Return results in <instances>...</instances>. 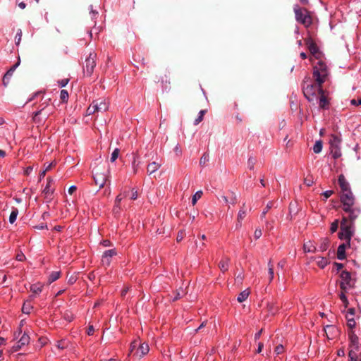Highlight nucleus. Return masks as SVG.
<instances>
[{
  "instance_id": "1",
  "label": "nucleus",
  "mask_w": 361,
  "mask_h": 361,
  "mask_svg": "<svg viewBox=\"0 0 361 361\" xmlns=\"http://www.w3.org/2000/svg\"><path fill=\"white\" fill-rule=\"evenodd\" d=\"M304 96L309 102L317 101L318 96L322 93V85L314 82L310 78H305L302 83Z\"/></svg>"
},
{
  "instance_id": "2",
  "label": "nucleus",
  "mask_w": 361,
  "mask_h": 361,
  "mask_svg": "<svg viewBox=\"0 0 361 361\" xmlns=\"http://www.w3.org/2000/svg\"><path fill=\"white\" fill-rule=\"evenodd\" d=\"M329 70L324 61L319 59L314 66L312 71V77L314 82L322 85L328 79Z\"/></svg>"
},
{
  "instance_id": "3",
  "label": "nucleus",
  "mask_w": 361,
  "mask_h": 361,
  "mask_svg": "<svg viewBox=\"0 0 361 361\" xmlns=\"http://www.w3.org/2000/svg\"><path fill=\"white\" fill-rule=\"evenodd\" d=\"M338 181L342 191L341 201L348 207V206L354 201V197L350 190V185L343 174H341L338 176Z\"/></svg>"
},
{
  "instance_id": "4",
  "label": "nucleus",
  "mask_w": 361,
  "mask_h": 361,
  "mask_svg": "<svg viewBox=\"0 0 361 361\" xmlns=\"http://www.w3.org/2000/svg\"><path fill=\"white\" fill-rule=\"evenodd\" d=\"M293 11L297 22L302 24L305 27H308L312 23V19L310 13L305 8H301L298 4L293 7Z\"/></svg>"
},
{
  "instance_id": "5",
  "label": "nucleus",
  "mask_w": 361,
  "mask_h": 361,
  "mask_svg": "<svg viewBox=\"0 0 361 361\" xmlns=\"http://www.w3.org/2000/svg\"><path fill=\"white\" fill-rule=\"evenodd\" d=\"M346 222L347 218L343 217L341 224V231L338 233V237L341 240H345L348 245H350L353 229L352 225H347Z\"/></svg>"
},
{
  "instance_id": "6",
  "label": "nucleus",
  "mask_w": 361,
  "mask_h": 361,
  "mask_svg": "<svg viewBox=\"0 0 361 361\" xmlns=\"http://www.w3.org/2000/svg\"><path fill=\"white\" fill-rule=\"evenodd\" d=\"M340 288L343 291H348L349 289L354 287V282L351 277L350 272L348 271H342L340 274Z\"/></svg>"
},
{
  "instance_id": "7",
  "label": "nucleus",
  "mask_w": 361,
  "mask_h": 361,
  "mask_svg": "<svg viewBox=\"0 0 361 361\" xmlns=\"http://www.w3.org/2000/svg\"><path fill=\"white\" fill-rule=\"evenodd\" d=\"M96 66V54L94 53H90L89 56L85 60V64L84 66V73L90 76L94 71V68Z\"/></svg>"
},
{
  "instance_id": "8",
  "label": "nucleus",
  "mask_w": 361,
  "mask_h": 361,
  "mask_svg": "<svg viewBox=\"0 0 361 361\" xmlns=\"http://www.w3.org/2000/svg\"><path fill=\"white\" fill-rule=\"evenodd\" d=\"M108 173L109 170H106L105 173L99 171V169H95L94 170L93 177L96 185H99V188L104 187L106 182L108 180Z\"/></svg>"
},
{
  "instance_id": "9",
  "label": "nucleus",
  "mask_w": 361,
  "mask_h": 361,
  "mask_svg": "<svg viewBox=\"0 0 361 361\" xmlns=\"http://www.w3.org/2000/svg\"><path fill=\"white\" fill-rule=\"evenodd\" d=\"M305 44L311 53V54L317 59H321L322 56V52L319 50L317 45L313 41L312 38H307L305 39Z\"/></svg>"
},
{
  "instance_id": "10",
  "label": "nucleus",
  "mask_w": 361,
  "mask_h": 361,
  "mask_svg": "<svg viewBox=\"0 0 361 361\" xmlns=\"http://www.w3.org/2000/svg\"><path fill=\"white\" fill-rule=\"evenodd\" d=\"M54 182V180L51 177H48L47 178V184L42 190L44 197L47 200V202H50L52 200L54 188H52L51 185Z\"/></svg>"
},
{
  "instance_id": "11",
  "label": "nucleus",
  "mask_w": 361,
  "mask_h": 361,
  "mask_svg": "<svg viewBox=\"0 0 361 361\" xmlns=\"http://www.w3.org/2000/svg\"><path fill=\"white\" fill-rule=\"evenodd\" d=\"M49 106V105L48 102L42 103L40 106H42V108L39 111H37L36 112L34 113L33 119L36 121L37 117L42 114L44 115V118H47L51 114L52 110L54 109L53 106H51L50 107Z\"/></svg>"
},
{
  "instance_id": "12",
  "label": "nucleus",
  "mask_w": 361,
  "mask_h": 361,
  "mask_svg": "<svg viewBox=\"0 0 361 361\" xmlns=\"http://www.w3.org/2000/svg\"><path fill=\"white\" fill-rule=\"evenodd\" d=\"M354 202L348 206V208L345 204H343V209L349 214V218L351 221H353L360 214V209L358 207H355Z\"/></svg>"
},
{
  "instance_id": "13",
  "label": "nucleus",
  "mask_w": 361,
  "mask_h": 361,
  "mask_svg": "<svg viewBox=\"0 0 361 361\" xmlns=\"http://www.w3.org/2000/svg\"><path fill=\"white\" fill-rule=\"evenodd\" d=\"M116 255L115 249L106 250L102 255V263L104 266H109L111 263L112 257Z\"/></svg>"
},
{
  "instance_id": "14",
  "label": "nucleus",
  "mask_w": 361,
  "mask_h": 361,
  "mask_svg": "<svg viewBox=\"0 0 361 361\" xmlns=\"http://www.w3.org/2000/svg\"><path fill=\"white\" fill-rule=\"evenodd\" d=\"M349 339H350V347L352 348L351 350H353V351L358 350V349H359V338H358V336L354 332H351L349 334Z\"/></svg>"
},
{
  "instance_id": "15",
  "label": "nucleus",
  "mask_w": 361,
  "mask_h": 361,
  "mask_svg": "<svg viewBox=\"0 0 361 361\" xmlns=\"http://www.w3.org/2000/svg\"><path fill=\"white\" fill-rule=\"evenodd\" d=\"M138 348L136 351V355L140 357H143L144 355H147L149 350V348L147 343H138Z\"/></svg>"
},
{
  "instance_id": "16",
  "label": "nucleus",
  "mask_w": 361,
  "mask_h": 361,
  "mask_svg": "<svg viewBox=\"0 0 361 361\" xmlns=\"http://www.w3.org/2000/svg\"><path fill=\"white\" fill-rule=\"evenodd\" d=\"M347 243H343L340 245L337 250V258L339 260H343L345 258V249L349 247Z\"/></svg>"
},
{
  "instance_id": "17",
  "label": "nucleus",
  "mask_w": 361,
  "mask_h": 361,
  "mask_svg": "<svg viewBox=\"0 0 361 361\" xmlns=\"http://www.w3.org/2000/svg\"><path fill=\"white\" fill-rule=\"evenodd\" d=\"M94 104H97V110L98 112H103L106 111L109 108V103L105 100L102 99H99L95 101H94Z\"/></svg>"
},
{
  "instance_id": "18",
  "label": "nucleus",
  "mask_w": 361,
  "mask_h": 361,
  "mask_svg": "<svg viewBox=\"0 0 361 361\" xmlns=\"http://www.w3.org/2000/svg\"><path fill=\"white\" fill-rule=\"evenodd\" d=\"M324 331L329 339H333L334 338V335L338 332L336 327L334 325L326 326Z\"/></svg>"
},
{
  "instance_id": "19",
  "label": "nucleus",
  "mask_w": 361,
  "mask_h": 361,
  "mask_svg": "<svg viewBox=\"0 0 361 361\" xmlns=\"http://www.w3.org/2000/svg\"><path fill=\"white\" fill-rule=\"evenodd\" d=\"M317 100L319 107L322 109H326L328 107L329 102L324 94V91H322V93L319 94Z\"/></svg>"
},
{
  "instance_id": "20",
  "label": "nucleus",
  "mask_w": 361,
  "mask_h": 361,
  "mask_svg": "<svg viewBox=\"0 0 361 361\" xmlns=\"http://www.w3.org/2000/svg\"><path fill=\"white\" fill-rule=\"evenodd\" d=\"M303 250L305 252H315L317 251V247L311 240H309L304 243Z\"/></svg>"
},
{
  "instance_id": "21",
  "label": "nucleus",
  "mask_w": 361,
  "mask_h": 361,
  "mask_svg": "<svg viewBox=\"0 0 361 361\" xmlns=\"http://www.w3.org/2000/svg\"><path fill=\"white\" fill-rule=\"evenodd\" d=\"M161 167V164L153 161L147 165V172L149 175L152 174L155 171H157Z\"/></svg>"
},
{
  "instance_id": "22",
  "label": "nucleus",
  "mask_w": 361,
  "mask_h": 361,
  "mask_svg": "<svg viewBox=\"0 0 361 361\" xmlns=\"http://www.w3.org/2000/svg\"><path fill=\"white\" fill-rule=\"evenodd\" d=\"M229 262L230 260L228 257H224L219 262V267L223 273L226 272L228 269Z\"/></svg>"
},
{
  "instance_id": "23",
  "label": "nucleus",
  "mask_w": 361,
  "mask_h": 361,
  "mask_svg": "<svg viewBox=\"0 0 361 361\" xmlns=\"http://www.w3.org/2000/svg\"><path fill=\"white\" fill-rule=\"evenodd\" d=\"M19 63H20V62L18 61V63H16V64L12 66L7 71V72L5 73L4 78H3L4 83H5L6 80H8L11 78V77L13 75V72L16 71V68L18 66Z\"/></svg>"
},
{
  "instance_id": "24",
  "label": "nucleus",
  "mask_w": 361,
  "mask_h": 361,
  "mask_svg": "<svg viewBox=\"0 0 361 361\" xmlns=\"http://www.w3.org/2000/svg\"><path fill=\"white\" fill-rule=\"evenodd\" d=\"M314 259L316 261L318 267H319L321 269H324L329 264L328 259L324 257H314Z\"/></svg>"
},
{
  "instance_id": "25",
  "label": "nucleus",
  "mask_w": 361,
  "mask_h": 361,
  "mask_svg": "<svg viewBox=\"0 0 361 361\" xmlns=\"http://www.w3.org/2000/svg\"><path fill=\"white\" fill-rule=\"evenodd\" d=\"M30 342V336L26 333H24L18 342V348H20L23 346L28 344Z\"/></svg>"
},
{
  "instance_id": "26",
  "label": "nucleus",
  "mask_w": 361,
  "mask_h": 361,
  "mask_svg": "<svg viewBox=\"0 0 361 361\" xmlns=\"http://www.w3.org/2000/svg\"><path fill=\"white\" fill-rule=\"evenodd\" d=\"M330 147H340L341 139L335 135H332L330 139Z\"/></svg>"
},
{
  "instance_id": "27",
  "label": "nucleus",
  "mask_w": 361,
  "mask_h": 361,
  "mask_svg": "<svg viewBox=\"0 0 361 361\" xmlns=\"http://www.w3.org/2000/svg\"><path fill=\"white\" fill-rule=\"evenodd\" d=\"M329 240L326 238L322 239V242L318 248H317V251L324 252L329 247Z\"/></svg>"
},
{
  "instance_id": "28",
  "label": "nucleus",
  "mask_w": 361,
  "mask_h": 361,
  "mask_svg": "<svg viewBox=\"0 0 361 361\" xmlns=\"http://www.w3.org/2000/svg\"><path fill=\"white\" fill-rule=\"evenodd\" d=\"M250 295V291L246 289L242 291L238 296L237 300L239 302H243L247 300Z\"/></svg>"
},
{
  "instance_id": "29",
  "label": "nucleus",
  "mask_w": 361,
  "mask_h": 361,
  "mask_svg": "<svg viewBox=\"0 0 361 361\" xmlns=\"http://www.w3.org/2000/svg\"><path fill=\"white\" fill-rule=\"evenodd\" d=\"M43 286L41 283L32 284L30 286V291L34 294H39L42 292Z\"/></svg>"
},
{
  "instance_id": "30",
  "label": "nucleus",
  "mask_w": 361,
  "mask_h": 361,
  "mask_svg": "<svg viewBox=\"0 0 361 361\" xmlns=\"http://www.w3.org/2000/svg\"><path fill=\"white\" fill-rule=\"evenodd\" d=\"M61 275L60 271H52L48 278V282L49 283H51L59 279Z\"/></svg>"
},
{
  "instance_id": "31",
  "label": "nucleus",
  "mask_w": 361,
  "mask_h": 361,
  "mask_svg": "<svg viewBox=\"0 0 361 361\" xmlns=\"http://www.w3.org/2000/svg\"><path fill=\"white\" fill-rule=\"evenodd\" d=\"M331 149V153L332 154V157L334 159H338L341 156V152L340 149V147H330Z\"/></svg>"
},
{
  "instance_id": "32",
  "label": "nucleus",
  "mask_w": 361,
  "mask_h": 361,
  "mask_svg": "<svg viewBox=\"0 0 361 361\" xmlns=\"http://www.w3.org/2000/svg\"><path fill=\"white\" fill-rule=\"evenodd\" d=\"M246 216V211L243 209H240L238 214V224H236L237 227L241 226V221Z\"/></svg>"
},
{
  "instance_id": "33",
  "label": "nucleus",
  "mask_w": 361,
  "mask_h": 361,
  "mask_svg": "<svg viewBox=\"0 0 361 361\" xmlns=\"http://www.w3.org/2000/svg\"><path fill=\"white\" fill-rule=\"evenodd\" d=\"M32 309V306L30 301H26L23 303L22 307V311L25 314H30L31 310Z\"/></svg>"
},
{
  "instance_id": "34",
  "label": "nucleus",
  "mask_w": 361,
  "mask_h": 361,
  "mask_svg": "<svg viewBox=\"0 0 361 361\" xmlns=\"http://www.w3.org/2000/svg\"><path fill=\"white\" fill-rule=\"evenodd\" d=\"M18 210L17 208H13L11 212V214H10V216H9V222L11 224H13L16 219H17V216H18Z\"/></svg>"
},
{
  "instance_id": "35",
  "label": "nucleus",
  "mask_w": 361,
  "mask_h": 361,
  "mask_svg": "<svg viewBox=\"0 0 361 361\" xmlns=\"http://www.w3.org/2000/svg\"><path fill=\"white\" fill-rule=\"evenodd\" d=\"M268 271L269 275V282H271L274 279V264L270 259L268 262Z\"/></svg>"
},
{
  "instance_id": "36",
  "label": "nucleus",
  "mask_w": 361,
  "mask_h": 361,
  "mask_svg": "<svg viewBox=\"0 0 361 361\" xmlns=\"http://www.w3.org/2000/svg\"><path fill=\"white\" fill-rule=\"evenodd\" d=\"M97 104H94V102L89 106L87 109V114L92 115L95 112H98Z\"/></svg>"
},
{
  "instance_id": "37",
  "label": "nucleus",
  "mask_w": 361,
  "mask_h": 361,
  "mask_svg": "<svg viewBox=\"0 0 361 361\" xmlns=\"http://www.w3.org/2000/svg\"><path fill=\"white\" fill-rule=\"evenodd\" d=\"M346 291H343L339 294V298L342 301L345 307H347L349 305L348 300L345 294Z\"/></svg>"
},
{
  "instance_id": "38",
  "label": "nucleus",
  "mask_w": 361,
  "mask_h": 361,
  "mask_svg": "<svg viewBox=\"0 0 361 361\" xmlns=\"http://www.w3.org/2000/svg\"><path fill=\"white\" fill-rule=\"evenodd\" d=\"M322 149V142L321 140L317 141L313 146V151L314 153H319Z\"/></svg>"
},
{
  "instance_id": "39",
  "label": "nucleus",
  "mask_w": 361,
  "mask_h": 361,
  "mask_svg": "<svg viewBox=\"0 0 361 361\" xmlns=\"http://www.w3.org/2000/svg\"><path fill=\"white\" fill-rule=\"evenodd\" d=\"M202 195V192L201 190L197 191L194 194V195L192 196V205H195L197 203V200L201 198Z\"/></svg>"
},
{
  "instance_id": "40",
  "label": "nucleus",
  "mask_w": 361,
  "mask_h": 361,
  "mask_svg": "<svg viewBox=\"0 0 361 361\" xmlns=\"http://www.w3.org/2000/svg\"><path fill=\"white\" fill-rule=\"evenodd\" d=\"M137 157L136 155H135L133 157V162H132V168H133V173L134 174L137 173V170H138V167H139V164H140L139 162H137Z\"/></svg>"
},
{
  "instance_id": "41",
  "label": "nucleus",
  "mask_w": 361,
  "mask_h": 361,
  "mask_svg": "<svg viewBox=\"0 0 361 361\" xmlns=\"http://www.w3.org/2000/svg\"><path fill=\"white\" fill-rule=\"evenodd\" d=\"M205 113H206L205 110H201L199 112L197 118L194 121V124L195 126L198 125L203 120V117H204V115L205 114Z\"/></svg>"
},
{
  "instance_id": "42",
  "label": "nucleus",
  "mask_w": 361,
  "mask_h": 361,
  "mask_svg": "<svg viewBox=\"0 0 361 361\" xmlns=\"http://www.w3.org/2000/svg\"><path fill=\"white\" fill-rule=\"evenodd\" d=\"M209 160V156L207 153H204L200 160V164L204 166Z\"/></svg>"
},
{
  "instance_id": "43",
  "label": "nucleus",
  "mask_w": 361,
  "mask_h": 361,
  "mask_svg": "<svg viewBox=\"0 0 361 361\" xmlns=\"http://www.w3.org/2000/svg\"><path fill=\"white\" fill-rule=\"evenodd\" d=\"M127 196V192L124 191L123 193L118 195L115 200V203L118 205L121 204V200Z\"/></svg>"
},
{
  "instance_id": "44",
  "label": "nucleus",
  "mask_w": 361,
  "mask_h": 361,
  "mask_svg": "<svg viewBox=\"0 0 361 361\" xmlns=\"http://www.w3.org/2000/svg\"><path fill=\"white\" fill-rule=\"evenodd\" d=\"M60 98L63 102H67L68 99V93L66 90H62L60 92Z\"/></svg>"
},
{
  "instance_id": "45",
  "label": "nucleus",
  "mask_w": 361,
  "mask_h": 361,
  "mask_svg": "<svg viewBox=\"0 0 361 361\" xmlns=\"http://www.w3.org/2000/svg\"><path fill=\"white\" fill-rule=\"evenodd\" d=\"M118 154H119V149L118 148H116L113 152L111 153V162H114L115 161L118 157Z\"/></svg>"
},
{
  "instance_id": "46",
  "label": "nucleus",
  "mask_w": 361,
  "mask_h": 361,
  "mask_svg": "<svg viewBox=\"0 0 361 361\" xmlns=\"http://www.w3.org/2000/svg\"><path fill=\"white\" fill-rule=\"evenodd\" d=\"M338 228V220H335L331 224L330 231L332 233H335Z\"/></svg>"
},
{
  "instance_id": "47",
  "label": "nucleus",
  "mask_w": 361,
  "mask_h": 361,
  "mask_svg": "<svg viewBox=\"0 0 361 361\" xmlns=\"http://www.w3.org/2000/svg\"><path fill=\"white\" fill-rule=\"evenodd\" d=\"M349 361H358L356 357V353L353 350H350L348 353Z\"/></svg>"
},
{
  "instance_id": "48",
  "label": "nucleus",
  "mask_w": 361,
  "mask_h": 361,
  "mask_svg": "<svg viewBox=\"0 0 361 361\" xmlns=\"http://www.w3.org/2000/svg\"><path fill=\"white\" fill-rule=\"evenodd\" d=\"M138 345V341H133L130 343V353H128V356L130 355V353L133 351V350Z\"/></svg>"
},
{
  "instance_id": "49",
  "label": "nucleus",
  "mask_w": 361,
  "mask_h": 361,
  "mask_svg": "<svg viewBox=\"0 0 361 361\" xmlns=\"http://www.w3.org/2000/svg\"><path fill=\"white\" fill-rule=\"evenodd\" d=\"M274 352L276 355H280L283 352V346L279 345L275 348Z\"/></svg>"
},
{
  "instance_id": "50",
  "label": "nucleus",
  "mask_w": 361,
  "mask_h": 361,
  "mask_svg": "<svg viewBox=\"0 0 361 361\" xmlns=\"http://www.w3.org/2000/svg\"><path fill=\"white\" fill-rule=\"evenodd\" d=\"M355 319H353V317L352 318H348V326L353 329L355 326Z\"/></svg>"
},
{
  "instance_id": "51",
  "label": "nucleus",
  "mask_w": 361,
  "mask_h": 361,
  "mask_svg": "<svg viewBox=\"0 0 361 361\" xmlns=\"http://www.w3.org/2000/svg\"><path fill=\"white\" fill-rule=\"evenodd\" d=\"M262 235V232L261 229L257 228L254 232V238L255 239H259Z\"/></svg>"
},
{
  "instance_id": "52",
  "label": "nucleus",
  "mask_w": 361,
  "mask_h": 361,
  "mask_svg": "<svg viewBox=\"0 0 361 361\" xmlns=\"http://www.w3.org/2000/svg\"><path fill=\"white\" fill-rule=\"evenodd\" d=\"M247 164H248V168L250 170H252L254 169V165H255V159H253L252 157L249 158Z\"/></svg>"
},
{
  "instance_id": "53",
  "label": "nucleus",
  "mask_w": 361,
  "mask_h": 361,
  "mask_svg": "<svg viewBox=\"0 0 361 361\" xmlns=\"http://www.w3.org/2000/svg\"><path fill=\"white\" fill-rule=\"evenodd\" d=\"M271 205H272V203H269L267 205V207L266 209L262 212V214H261V218H264L265 216V215L267 214V213L268 212L269 209L271 207Z\"/></svg>"
},
{
  "instance_id": "54",
  "label": "nucleus",
  "mask_w": 361,
  "mask_h": 361,
  "mask_svg": "<svg viewBox=\"0 0 361 361\" xmlns=\"http://www.w3.org/2000/svg\"><path fill=\"white\" fill-rule=\"evenodd\" d=\"M137 198V191L135 188H133L131 190L130 199L135 200Z\"/></svg>"
},
{
  "instance_id": "55",
  "label": "nucleus",
  "mask_w": 361,
  "mask_h": 361,
  "mask_svg": "<svg viewBox=\"0 0 361 361\" xmlns=\"http://www.w3.org/2000/svg\"><path fill=\"white\" fill-rule=\"evenodd\" d=\"M68 81H69V80L66 79V78L59 80V86L61 87H65L68 84Z\"/></svg>"
},
{
  "instance_id": "56",
  "label": "nucleus",
  "mask_w": 361,
  "mask_h": 361,
  "mask_svg": "<svg viewBox=\"0 0 361 361\" xmlns=\"http://www.w3.org/2000/svg\"><path fill=\"white\" fill-rule=\"evenodd\" d=\"M22 37V31L19 30L16 34V44H18L21 40Z\"/></svg>"
},
{
  "instance_id": "57",
  "label": "nucleus",
  "mask_w": 361,
  "mask_h": 361,
  "mask_svg": "<svg viewBox=\"0 0 361 361\" xmlns=\"http://www.w3.org/2000/svg\"><path fill=\"white\" fill-rule=\"evenodd\" d=\"M184 235H185L184 231H179L177 235V238H176L177 241L178 242L181 241L184 238Z\"/></svg>"
},
{
  "instance_id": "58",
  "label": "nucleus",
  "mask_w": 361,
  "mask_h": 361,
  "mask_svg": "<svg viewBox=\"0 0 361 361\" xmlns=\"http://www.w3.org/2000/svg\"><path fill=\"white\" fill-rule=\"evenodd\" d=\"M350 104L354 106L360 105L361 106V97L356 100L355 99L350 100Z\"/></svg>"
},
{
  "instance_id": "59",
  "label": "nucleus",
  "mask_w": 361,
  "mask_h": 361,
  "mask_svg": "<svg viewBox=\"0 0 361 361\" xmlns=\"http://www.w3.org/2000/svg\"><path fill=\"white\" fill-rule=\"evenodd\" d=\"M33 170V166H29L24 170V174L29 176Z\"/></svg>"
},
{
  "instance_id": "60",
  "label": "nucleus",
  "mask_w": 361,
  "mask_h": 361,
  "mask_svg": "<svg viewBox=\"0 0 361 361\" xmlns=\"http://www.w3.org/2000/svg\"><path fill=\"white\" fill-rule=\"evenodd\" d=\"M334 193V191L333 190H326L325 192H323V195L324 196V197L326 199H328L329 197H331L332 195V194Z\"/></svg>"
},
{
  "instance_id": "61",
  "label": "nucleus",
  "mask_w": 361,
  "mask_h": 361,
  "mask_svg": "<svg viewBox=\"0 0 361 361\" xmlns=\"http://www.w3.org/2000/svg\"><path fill=\"white\" fill-rule=\"evenodd\" d=\"M120 210H121L120 204L118 205L117 204L115 203V204L114 206V209H113L114 213L118 214L120 212Z\"/></svg>"
},
{
  "instance_id": "62",
  "label": "nucleus",
  "mask_w": 361,
  "mask_h": 361,
  "mask_svg": "<svg viewBox=\"0 0 361 361\" xmlns=\"http://www.w3.org/2000/svg\"><path fill=\"white\" fill-rule=\"evenodd\" d=\"M355 309L354 308H349L347 312V317L349 318V315L351 317H353L355 314Z\"/></svg>"
},
{
  "instance_id": "63",
  "label": "nucleus",
  "mask_w": 361,
  "mask_h": 361,
  "mask_svg": "<svg viewBox=\"0 0 361 361\" xmlns=\"http://www.w3.org/2000/svg\"><path fill=\"white\" fill-rule=\"evenodd\" d=\"M25 257L23 253H19L16 255V259L18 261L22 262L25 259Z\"/></svg>"
},
{
  "instance_id": "64",
  "label": "nucleus",
  "mask_w": 361,
  "mask_h": 361,
  "mask_svg": "<svg viewBox=\"0 0 361 361\" xmlns=\"http://www.w3.org/2000/svg\"><path fill=\"white\" fill-rule=\"evenodd\" d=\"M101 244L104 246V247H109L111 246V243L110 242V240H104L101 242Z\"/></svg>"
}]
</instances>
